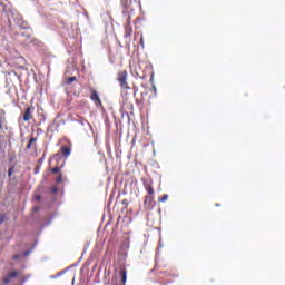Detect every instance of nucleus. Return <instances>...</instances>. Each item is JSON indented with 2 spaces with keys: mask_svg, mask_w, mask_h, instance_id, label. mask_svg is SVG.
<instances>
[{
  "mask_svg": "<svg viewBox=\"0 0 285 285\" xmlns=\"http://www.w3.org/2000/svg\"><path fill=\"white\" fill-rule=\"evenodd\" d=\"M117 80L119 81L120 88L122 90H130V86L128 85V71L127 70L119 71Z\"/></svg>",
  "mask_w": 285,
  "mask_h": 285,
  "instance_id": "1",
  "label": "nucleus"
},
{
  "mask_svg": "<svg viewBox=\"0 0 285 285\" xmlns=\"http://www.w3.org/2000/svg\"><path fill=\"white\" fill-rule=\"evenodd\" d=\"M90 99L91 101H94L97 108H101V106H104V104L101 102V98L99 97V94L94 88L90 89Z\"/></svg>",
  "mask_w": 285,
  "mask_h": 285,
  "instance_id": "2",
  "label": "nucleus"
},
{
  "mask_svg": "<svg viewBox=\"0 0 285 285\" xmlns=\"http://www.w3.org/2000/svg\"><path fill=\"white\" fill-rule=\"evenodd\" d=\"M130 14L127 16L126 23H125V39H129L132 37V24L130 23Z\"/></svg>",
  "mask_w": 285,
  "mask_h": 285,
  "instance_id": "3",
  "label": "nucleus"
},
{
  "mask_svg": "<svg viewBox=\"0 0 285 285\" xmlns=\"http://www.w3.org/2000/svg\"><path fill=\"white\" fill-rule=\"evenodd\" d=\"M19 275H20V272H19V271L9 272V273L7 274V276H4V277L2 278V282H3V284L8 285V284H10V281H11V279H14L16 277H19Z\"/></svg>",
  "mask_w": 285,
  "mask_h": 285,
  "instance_id": "4",
  "label": "nucleus"
},
{
  "mask_svg": "<svg viewBox=\"0 0 285 285\" xmlns=\"http://www.w3.org/2000/svg\"><path fill=\"white\" fill-rule=\"evenodd\" d=\"M32 112H35V107H28L22 116L23 121H30L32 119Z\"/></svg>",
  "mask_w": 285,
  "mask_h": 285,
  "instance_id": "5",
  "label": "nucleus"
},
{
  "mask_svg": "<svg viewBox=\"0 0 285 285\" xmlns=\"http://www.w3.org/2000/svg\"><path fill=\"white\" fill-rule=\"evenodd\" d=\"M60 151H61V155L63 157H70V154L72 153V149L70 147H68V146H62L60 148Z\"/></svg>",
  "mask_w": 285,
  "mask_h": 285,
  "instance_id": "6",
  "label": "nucleus"
},
{
  "mask_svg": "<svg viewBox=\"0 0 285 285\" xmlns=\"http://www.w3.org/2000/svg\"><path fill=\"white\" fill-rule=\"evenodd\" d=\"M145 190L148 193V195L154 196L155 195V188H153L151 183L145 184Z\"/></svg>",
  "mask_w": 285,
  "mask_h": 285,
  "instance_id": "7",
  "label": "nucleus"
},
{
  "mask_svg": "<svg viewBox=\"0 0 285 285\" xmlns=\"http://www.w3.org/2000/svg\"><path fill=\"white\" fill-rule=\"evenodd\" d=\"M119 276L121 277L122 285H126V279H128L126 268L120 269Z\"/></svg>",
  "mask_w": 285,
  "mask_h": 285,
  "instance_id": "8",
  "label": "nucleus"
},
{
  "mask_svg": "<svg viewBox=\"0 0 285 285\" xmlns=\"http://www.w3.org/2000/svg\"><path fill=\"white\" fill-rule=\"evenodd\" d=\"M153 199L154 197L151 195L145 196V206H153Z\"/></svg>",
  "mask_w": 285,
  "mask_h": 285,
  "instance_id": "9",
  "label": "nucleus"
},
{
  "mask_svg": "<svg viewBox=\"0 0 285 285\" xmlns=\"http://www.w3.org/2000/svg\"><path fill=\"white\" fill-rule=\"evenodd\" d=\"M37 137L36 138H31L27 145V150H30V148H32V146H37Z\"/></svg>",
  "mask_w": 285,
  "mask_h": 285,
  "instance_id": "10",
  "label": "nucleus"
},
{
  "mask_svg": "<svg viewBox=\"0 0 285 285\" xmlns=\"http://www.w3.org/2000/svg\"><path fill=\"white\" fill-rule=\"evenodd\" d=\"M132 3V0H121V6L128 10Z\"/></svg>",
  "mask_w": 285,
  "mask_h": 285,
  "instance_id": "11",
  "label": "nucleus"
},
{
  "mask_svg": "<svg viewBox=\"0 0 285 285\" xmlns=\"http://www.w3.org/2000/svg\"><path fill=\"white\" fill-rule=\"evenodd\" d=\"M159 268H166V264L156 263L154 269H151V273H155V271H159Z\"/></svg>",
  "mask_w": 285,
  "mask_h": 285,
  "instance_id": "12",
  "label": "nucleus"
},
{
  "mask_svg": "<svg viewBox=\"0 0 285 285\" xmlns=\"http://www.w3.org/2000/svg\"><path fill=\"white\" fill-rule=\"evenodd\" d=\"M73 81H77V77H69L68 79H67V86H70V83H73Z\"/></svg>",
  "mask_w": 285,
  "mask_h": 285,
  "instance_id": "13",
  "label": "nucleus"
},
{
  "mask_svg": "<svg viewBox=\"0 0 285 285\" xmlns=\"http://www.w3.org/2000/svg\"><path fill=\"white\" fill-rule=\"evenodd\" d=\"M3 222H8V215L6 214L0 215V224H3Z\"/></svg>",
  "mask_w": 285,
  "mask_h": 285,
  "instance_id": "14",
  "label": "nucleus"
},
{
  "mask_svg": "<svg viewBox=\"0 0 285 285\" xmlns=\"http://www.w3.org/2000/svg\"><path fill=\"white\" fill-rule=\"evenodd\" d=\"M61 181H63V175L59 174L58 177L56 178V183L61 184Z\"/></svg>",
  "mask_w": 285,
  "mask_h": 285,
  "instance_id": "15",
  "label": "nucleus"
},
{
  "mask_svg": "<svg viewBox=\"0 0 285 285\" xmlns=\"http://www.w3.org/2000/svg\"><path fill=\"white\" fill-rule=\"evenodd\" d=\"M51 173H53V175L59 174V173H60L59 167H53V168L51 169Z\"/></svg>",
  "mask_w": 285,
  "mask_h": 285,
  "instance_id": "16",
  "label": "nucleus"
},
{
  "mask_svg": "<svg viewBox=\"0 0 285 285\" xmlns=\"http://www.w3.org/2000/svg\"><path fill=\"white\" fill-rule=\"evenodd\" d=\"M12 259L17 262V259H21V254H16L12 256Z\"/></svg>",
  "mask_w": 285,
  "mask_h": 285,
  "instance_id": "17",
  "label": "nucleus"
},
{
  "mask_svg": "<svg viewBox=\"0 0 285 285\" xmlns=\"http://www.w3.org/2000/svg\"><path fill=\"white\" fill-rule=\"evenodd\" d=\"M14 171V167H10L8 170V176L12 177V173Z\"/></svg>",
  "mask_w": 285,
  "mask_h": 285,
  "instance_id": "18",
  "label": "nucleus"
},
{
  "mask_svg": "<svg viewBox=\"0 0 285 285\" xmlns=\"http://www.w3.org/2000/svg\"><path fill=\"white\" fill-rule=\"evenodd\" d=\"M167 199H168V194H165V195L161 196L159 202H166Z\"/></svg>",
  "mask_w": 285,
  "mask_h": 285,
  "instance_id": "19",
  "label": "nucleus"
},
{
  "mask_svg": "<svg viewBox=\"0 0 285 285\" xmlns=\"http://www.w3.org/2000/svg\"><path fill=\"white\" fill-rule=\"evenodd\" d=\"M39 210H41L39 206L33 207V213H39Z\"/></svg>",
  "mask_w": 285,
  "mask_h": 285,
  "instance_id": "20",
  "label": "nucleus"
},
{
  "mask_svg": "<svg viewBox=\"0 0 285 285\" xmlns=\"http://www.w3.org/2000/svg\"><path fill=\"white\" fill-rule=\"evenodd\" d=\"M23 257H28V255H30V250H26L22 253Z\"/></svg>",
  "mask_w": 285,
  "mask_h": 285,
  "instance_id": "21",
  "label": "nucleus"
},
{
  "mask_svg": "<svg viewBox=\"0 0 285 285\" xmlns=\"http://www.w3.org/2000/svg\"><path fill=\"white\" fill-rule=\"evenodd\" d=\"M36 202H41V195L36 196Z\"/></svg>",
  "mask_w": 285,
  "mask_h": 285,
  "instance_id": "22",
  "label": "nucleus"
},
{
  "mask_svg": "<svg viewBox=\"0 0 285 285\" xmlns=\"http://www.w3.org/2000/svg\"><path fill=\"white\" fill-rule=\"evenodd\" d=\"M140 45H141L142 48H144V37L140 38Z\"/></svg>",
  "mask_w": 285,
  "mask_h": 285,
  "instance_id": "23",
  "label": "nucleus"
},
{
  "mask_svg": "<svg viewBox=\"0 0 285 285\" xmlns=\"http://www.w3.org/2000/svg\"><path fill=\"white\" fill-rule=\"evenodd\" d=\"M37 173H39V169H38V168L35 169V174H36V175H37Z\"/></svg>",
  "mask_w": 285,
  "mask_h": 285,
  "instance_id": "24",
  "label": "nucleus"
},
{
  "mask_svg": "<svg viewBox=\"0 0 285 285\" xmlns=\"http://www.w3.org/2000/svg\"><path fill=\"white\" fill-rule=\"evenodd\" d=\"M174 277H178V275H177V274H175V275H174Z\"/></svg>",
  "mask_w": 285,
  "mask_h": 285,
  "instance_id": "25",
  "label": "nucleus"
}]
</instances>
